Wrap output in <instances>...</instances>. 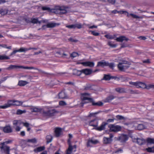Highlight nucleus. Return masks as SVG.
<instances>
[{
    "label": "nucleus",
    "mask_w": 154,
    "mask_h": 154,
    "mask_svg": "<svg viewBox=\"0 0 154 154\" xmlns=\"http://www.w3.org/2000/svg\"><path fill=\"white\" fill-rule=\"evenodd\" d=\"M42 9L43 10H47L49 12H54L56 14H64L66 13V11L65 10H62L59 7H57L55 8L51 9L47 7H44L42 8Z\"/></svg>",
    "instance_id": "f257e3e1"
},
{
    "label": "nucleus",
    "mask_w": 154,
    "mask_h": 154,
    "mask_svg": "<svg viewBox=\"0 0 154 154\" xmlns=\"http://www.w3.org/2000/svg\"><path fill=\"white\" fill-rule=\"evenodd\" d=\"M42 114L43 116L47 118L52 116L57 112L54 109H51L47 111L43 110Z\"/></svg>",
    "instance_id": "f03ea898"
},
{
    "label": "nucleus",
    "mask_w": 154,
    "mask_h": 154,
    "mask_svg": "<svg viewBox=\"0 0 154 154\" xmlns=\"http://www.w3.org/2000/svg\"><path fill=\"white\" fill-rule=\"evenodd\" d=\"M22 123V122L20 120H15L13 121L14 127L16 131H20L21 128L20 125Z\"/></svg>",
    "instance_id": "7ed1b4c3"
},
{
    "label": "nucleus",
    "mask_w": 154,
    "mask_h": 154,
    "mask_svg": "<svg viewBox=\"0 0 154 154\" xmlns=\"http://www.w3.org/2000/svg\"><path fill=\"white\" fill-rule=\"evenodd\" d=\"M129 67V66L127 64V62L126 61H123L122 62L119 63L118 67L119 69L122 71H124L125 69Z\"/></svg>",
    "instance_id": "20e7f679"
},
{
    "label": "nucleus",
    "mask_w": 154,
    "mask_h": 154,
    "mask_svg": "<svg viewBox=\"0 0 154 154\" xmlns=\"http://www.w3.org/2000/svg\"><path fill=\"white\" fill-rule=\"evenodd\" d=\"M14 100H9L3 105L0 106V109H5L14 105Z\"/></svg>",
    "instance_id": "39448f33"
},
{
    "label": "nucleus",
    "mask_w": 154,
    "mask_h": 154,
    "mask_svg": "<svg viewBox=\"0 0 154 154\" xmlns=\"http://www.w3.org/2000/svg\"><path fill=\"white\" fill-rule=\"evenodd\" d=\"M110 130L112 132H118L121 130V127L118 125H109Z\"/></svg>",
    "instance_id": "423d86ee"
},
{
    "label": "nucleus",
    "mask_w": 154,
    "mask_h": 154,
    "mask_svg": "<svg viewBox=\"0 0 154 154\" xmlns=\"http://www.w3.org/2000/svg\"><path fill=\"white\" fill-rule=\"evenodd\" d=\"M113 137V135L112 134L110 135L109 137H104L103 138V143L105 144H110L112 141V138Z\"/></svg>",
    "instance_id": "0eeeda50"
},
{
    "label": "nucleus",
    "mask_w": 154,
    "mask_h": 154,
    "mask_svg": "<svg viewBox=\"0 0 154 154\" xmlns=\"http://www.w3.org/2000/svg\"><path fill=\"white\" fill-rule=\"evenodd\" d=\"M60 25V23H56L53 22H51L47 24L46 25H45L42 26V28L43 29H45L47 28H53L59 26Z\"/></svg>",
    "instance_id": "6e6552de"
},
{
    "label": "nucleus",
    "mask_w": 154,
    "mask_h": 154,
    "mask_svg": "<svg viewBox=\"0 0 154 154\" xmlns=\"http://www.w3.org/2000/svg\"><path fill=\"white\" fill-rule=\"evenodd\" d=\"M69 139L68 141V143L69 145V148L67 150L66 154H71L72 149V146L71 144L70 141L71 139L72 138V134H69Z\"/></svg>",
    "instance_id": "1a4fd4ad"
},
{
    "label": "nucleus",
    "mask_w": 154,
    "mask_h": 154,
    "mask_svg": "<svg viewBox=\"0 0 154 154\" xmlns=\"http://www.w3.org/2000/svg\"><path fill=\"white\" fill-rule=\"evenodd\" d=\"M79 64H82L83 66H89L90 67H93L94 65V63L93 62L86 61V62H80L78 63Z\"/></svg>",
    "instance_id": "9d476101"
},
{
    "label": "nucleus",
    "mask_w": 154,
    "mask_h": 154,
    "mask_svg": "<svg viewBox=\"0 0 154 154\" xmlns=\"http://www.w3.org/2000/svg\"><path fill=\"white\" fill-rule=\"evenodd\" d=\"M63 133V129L59 128H56L54 129L55 135L56 137H58L61 135Z\"/></svg>",
    "instance_id": "9b49d317"
},
{
    "label": "nucleus",
    "mask_w": 154,
    "mask_h": 154,
    "mask_svg": "<svg viewBox=\"0 0 154 154\" xmlns=\"http://www.w3.org/2000/svg\"><path fill=\"white\" fill-rule=\"evenodd\" d=\"M81 98L83 100H90L91 99L90 95L88 93H84L81 94Z\"/></svg>",
    "instance_id": "f8f14e48"
},
{
    "label": "nucleus",
    "mask_w": 154,
    "mask_h": 154,
    "mask_svg": "<svg viewBox=\"0 0 154 154\" xmlns=\"http://www.w3.org/2000/svg\"><path fill=\"white\" fill-rule=\"evenodd\" d=\"M133 141L134 142H137L140 145H142L145 142V140L141 138L135 139L133 140Z\"/></svg>",
    "instance_id": "ddd939ff"
},
{
    "label": "nucleus",
    "mask_w": 154,
    "mask_h": 154,
    "mask_svg": "<svg viewBox=\"0 0 154 154\" xmlns=\"http://www.w3.org/2000/svg\"><path fill=\"white\" fill-rule=\"evenodd\" d=\"M3 131L6 133H10L12 131V129L10 125H7L5 127L3 128Z\"/></svg>",
    "instance_id": "4468645a"
},
{
    "label": "nucleus",
    "mask_w": 154,
    "mask_h": 154,
    "mask_svg": "<svg viewBox=\"0 0 154 154\" xmlns=\"http://www.w3.org/2000/svg\"><path fill=\"white\" fill-rule=\"evenodd\" d=\"M1 149L3 150L5 153L10 152V147L7 146H0Z\"/></svg>",
    "instance_id": "2eb2a0df"
},
{
    "label": "nucleus",
    "mask_w": 154,
    "mask_h": 154,
    "mask_svg": "<svg viewBox=\"0 0 154 154\" xmlns=\"http://www.w3.org/2000/svg\"><path fill=\"white\" fill-rule=\"evenodd\" d=\"M59 98L61 99L66 98L67 97L66 94L64 91H62L59 93Z\"/></svg>",
    "instance_id": "dca6fc26"
},
{
    "label": "nucleus",
    "mask_w": 154,
    "mask_h": 154,
    "mask_svg": "<svg viewBox=\"0 0 154 154\" xmlns=\"http://www.w3.org/2000/svg\"><path fill=\"white\" fill-rule=\"evenodd\" d=\"M99 142V141L98 140H93V139H90L88 140V143H87V146H91V145H90L91 143H92L94 144H96L97 143Z\"/></svg>",
    "instance_id": "f3484780"
},
{
    "label": "nucleus",
    "mask_w": 154,
    "mask_h": 154,
    "mask_svg": "<svg viewBox=\"0 0 154 154\" xmlns=\"http://www.w3.org/2000/svg\"><path fill=\"white\" fill-rule=\"evenodd\" d=\"M107 124L106 122H103L100 126L97 128L96 129L99 131L103 130L104 129L106 125Z\"/></svg>",
    "instance_id": "a211bd4d"
},
{
    "label": "nucleus",
    "mask_w": 154,
    "mask_h": 154,
    "mask_svg": "<svg viewBox=\"0 0 154 154\" xmlns=\"http://www.w3.org/2000/svg\"><path fill=\"white\" fill-rule=\"evenodd\" d=\"M137 88H145L146 87V84L144 83L137 82Z\"/></svg>",
    "instance_id": "6ab92c4d"
},
{
    "label": "nucleus",
    "mask_w": 154,
    "mask_h": 154,
    "mask_svg": "<svg viewBox=\"0 0 154 154\" xmlns=\"http://www.w3.org/2000/svg\"><path fill=\"white\" fill-rule=\"evenodd\" d=\"M107 64V62L104 61H102L98 63L97 66H101L102 67L106 66Z\"/></svg>",
    "instance_id": "aec40b11"
},
{
    "label": "nucleus",
    "mask_w": 154,
    "mask_h": 154,
    "mask_svg": "<svg viewBox=\"0 0 154 154\" xmlns=\"http://www.w3.org/2000/svg\"><path fill=\"white\" fill-rule=\"evenodd\" d=\"M82 73L85 75H89L92 73V70L89 69H85L82 70Z\"/></svg>",
    "instance_id": "412c9836"
},
{
    "label": "nucleus",
    "mask_w": 154,
    "mask_h": 154,
    "mask_svg": "<svg viewBox=\"0 0 154 154\" xmlns=\"http://www.w3.org/2000/svg\"><path fill=\"white\" fill-rule=\"evenodd\" d=\"M45 149L44 146L39 147L34 149V151L35 152H41L44 150Z\"/></svg>",
    "instance_id": "4be33fe9"
},
{
    "label": "nucleus",
    "mask_w": 154,
    "mask_h": 154,
    "mask_svg": "<svg viewBox=\"0 0 154 154\" xmlns=\"http://www.w3.org/2000/svg\"><path fill=\"white\" fill-rule=\"evenodd\" d=\"M20 68V66L11 65L7 68L6 69L7 70H11L14 69Z\"/></svg>",
    "instance_id": "5701e85b"
},
{
    "label": "nucleus",
    "mask_w": 154,
    "mask_h": 154,
    "mask_svg": "<svg viewBox=\"0 0 154 154\" xmlns=\"http://www.w3.org/2000/svg\"><path fill=\"white\" fill-rule=\"evenodd\" d=\"M136 128L139 130H142L146 128V126L143 124H139L137 126H135Z\"/></svg>",
    "instance_id": "b1692460"
},
{
    "label": "nucleus",
    "mask_w": 154,
    "mask_h": 154,
    "mask_svg": "<svg viewBox=\"0 0 154 154\" xmlns=\"http://www.w3.org/2000/svg\"><path fill=\"white\" fill-rule=\"evenodd\" d=\"M116 40L118 42H122L124 40L127 41L128 39L126 38L125 36H121L117 38Z\"/></svg>",
    "instance_id": "393cba45"
},
{
    "label": "nucleus",
    "mask_w": 154,
    "mask_h": 154,
    "mask_svg": "<svg viewBox=\"0 0 154 154\" xmlns=\"http://www.w3.org/2000/svg\"><path fill=\"white\" fill-rule=\"evenodd\" d=\"M28 83V82L24 81H19L18 83V85L20 86H24Z\"/></svg>",
    "instance_id": "a878e982"
},
{
    "label": "nucleus",
    "mask_w": 154,
    "mask_h": 154,
    "mask_svg": "<svg viewBox=\"0 0 154 154\" xmlns=\"http://www.w3.org/2000/svg\"><path fill=\"white\" fill-rule=\"evenodd\" d=\"M30 109L32 112H38L40 111V109L35 107H32L30 108Z\"/></svg>",
    "instance_id": "bb28decb"
},
{
    "label": "nucleus",
    "mask_w": 154,
    "mask_h": 154,
    "mask_svg": "<svg viewBox=\"0 0 154 154\" xmlns=\"http://www.w3.org/2000/svg\"><path fill=\"white\" fill-rule=\"evenodd\" d=\"M147 144L148 146L152 144H154V139L149 138L147 139Z\"/></svg>",
    "instance_id": "cd10ccee"
},
{
    "label": "nucleus",
    "mask_w": 154,
    "mask_h": 154,
    "mask_svg": "<svg viewBox=\"0 0 154 154\" xmlns=\"http://www.w3.org/2000/svg\"><path fill=\"white\" fill-rule=\"evenodd\" d=\"M14 106H20L23 103V102L21 101L14 100Z\"/></svg>",
    "instance_id": "c85d7f7f"
},
{
    "label": "nucleus",
    "mask_w": 154,
    "mask_h": 154,
    "mask_svg": "<svg viewBox=\"0 0 154 154\" xmlns=\"http://www.w3.org/2000/svg\"><path fill=\"white\" fill-rule=\"evenodd\" d=\"M118 13H119V14H124L126 15L128 17H129V14L128 12L127 11H119V12H118Z\"/></svg>",
    "instance_id": "c756f323"
},
{
    "label": "nucleus",
    "mask_w": 154,
    "mask_h": 154,
    "mask_svg": "<svg viewBox=\"0 0 154 154\" xmlns=\"http://www.w3.org/2000/svg\"><path fill=\"white\" fill-rule=\"evenodd\" d=\"M31 48H21L18 50L19 52H25L31 49Z\"/></svg>",
    "instance_id": "7c9ffc66"
},
{
    "label": "nucleus",
    "mask_w": 154,
    "mask_h": 154,
    "mask_svg": "<svg viewBox=\"0 0 154 154\" xmlns=\"http://www.w3.org/2000/svg\"><path fill=\"white\" fill-rule=\"evenodd\" d=\"M92 105L94 106H102L103 105V103L100 101H99L97 102H92Z\"/></svg>",
    "instance_id": "2f4dec72"
},
{
    "label": "nucleus",
    "mask_w": 154,
    "mask_h": 154,
    "mask_svg": "<svg viewBox=\"0 0 154 154\" xmlns=\"http://www.w3.org/2000/svg\"><path fill=\"white\" fill-rule=\"evenodd\" d=\"M129 17L130 16H131L133 18H135V19L142 18V17L138 16L136 15H135L134 14H129Z\"/></svg>",
    "instance_id": "473e14b6"
},
{
    "label": "nucleus",
    "mask_w": 154,
    "mask_h": 154,
    "mask_svg": "<svg viewBox=\"0 0 154 154\" xmlns=\"http://www.w3.org/2000/svg\"><path fill=\"white\" fill-rule=\"evenodd\" d=\"M47 142L48 143L51 142L52 140V137L51 135H48L46 137Z\"/></svg>",
    "instance_id": "72a5a7b5"
},
{
    "label": "nucleus",
    "mask_w": 154,
    "mask_h": 154,
    "mask_svg": "<svg viewBox=\"0 0 154 154\" xmlns=\"http://www.w3.org/2000/svg\"><path fill=\"white\" fill-rule=\"evenodd\" d=\"M26 112L25 110H21L20 109H18L17 111V115H20L23 113H25Z\"/></svg>",
    "instance_id": "f704fd0d"
},
{
    "label": "nucleus",
    "mask_w": 154,
    "mask_h": 154,
    "mask_svg": "<svg viewBox=\"0 0 154 154\" xmlns=\"http://www.w3.org/2000/svg\"><path fill=\"white\" fill-rule=\"evenodd\" d=\"M11 142V140H8L7 141H6L3 143H1L0 145L1 146H5V145L7 144L10 143Z\"/></svg>",
    "instance_id": "c9c22d12"
},
{
    "label": "nucleus",
    "mask_w": 154,
    "mask_h": 154,
    "mask_svg": "<svg viewBox=\"0 0 154 154\" xmlns=\"http://www.w3.org/2000/svg\"><path fill=\"white\" fill-rule=\"evenodd\" d=\"M75 74L78 75H81V74L82 73V70H74Z\"/></svg>",
    "instance_id": "e433bc0d"
},
{
    "label": "nucleus",
    "mask_w": 154,
    "mask_h": 154,
    "mask_svg": "<svg viewBox=\"0 0 154 154\" xmlns=\"http://www.w3.org/2000/svg\"><path fill=\"white\" fill-rule=\"evenodd\" d=\"M129 83L131 85L132 87H135L137 88V82H129Z\"/></svg>",
    "instance_id": "4c0bfd02"
},
{
    "label": "nucleus",
    "mask_w": 154,
    "mask_h": 154,
    "mask_svg": "<svg viewBox=\"0 0 154 154\" xmlns=\"http://www.w3.org/2000/svg\"><path fill=\"white\" fill-rule=\"evenodd\" d=\"M146 150L148 152H154V147H148V148H146Z\"/></svg>",
    "instance_id": "58836bf2"
},
{
    "label": "nucleus",
    "mask_w": 154,
    "mask_h": 154,
    "mask_svg": "<svg viewBox=\"0 0 154 154\" xmlns=\"http://www.w3.org/2000/svg\"><path fill=\"white\" fill-rule=\"evenodd\" d=\"M121 139L124 141H125L128 140V137L126 135H123L121 136Z\"/></svg>",
    "instance_id": "ea45409f"
},
{
    "label": "nucleus",
    "mask_w": 154,
    "mask_h": 154,
    "mask_svg": "<svg viewBox=\"0 0 154 154\" xmlns=\"http://www.w3.org/2000/svg\"><path fill=\"white\" fill-rule=\"evenodd\" d=\"M151 88H154V85L149 84L148 85L146 84V87L145 88L149 89Z\"/></svg>",
    "instance_id": "a19ab883"
},
{
    "label": "nucleus",
    "mask_w": 154,
    "mask_h": 154,
    "mask_svg": "<svg viewBox=\"0 0 154 154\" xmlns=\"http://www.w3.org/2000/svg\"><path fill=\"white\" fill-rule=\"evenodd\" d=\"M95 122V120H92L89 123V125L90 126H93L94 127L96 126L97 125V123H94V122Z\"/></svg>",
    "instance_id": "79ce46f5"
},
{
    "label": "nucleus",
    "mask_w": 154,
    "mask_h": 154,
    "mask_svg": "<svg viewBox=\"0 0 154 154\" xmlns=\"http://www.w3.org/2000/svg\"><path fill=\"white\" fill-rule=\"evenodd\" d=\"M7 13V10L5 9H1L0 10V13L2 15H4L6 14Z\"/></svg>",
    "instance_id": "37998d69"
},
{
    "label": "nucleus",
    "mask_w": 154,
    "mask_h": 154,
    "mask_svg": "<svg viewBox=\"0 0 154 154\" xmlns=\"http://www.w3.org/2000/svg\"><path fill=\"white\" fill-rule=\"evenodd\" d=\"M116 120H123L125 119V118L123 116L120 115H117L116 116Z\"/></svg>",
    "instance_id": "c03bdc74"
},
{
    "label": "nucleus",
    "mask_w": 154,
    "mask_h": 154,
    "mask_svg": "<svg viewBox=\"0 0 154 154\" xmlns=\"http://www.w3.org/2000/svg\"><path fill=\"white\" fill-rule=\"evenodd\" d=\"M27 142H30L33 143H35L36 142V140L35 138L32 139H28L27 140Z\"/></svg>",
    "instance_id": "a18cd8bd"
},
{
    "label": "nucleus",
    "mask_w": 154,
    "mask_h": 154,
    "mask_svg": "<svg viewBox=\"0 0 154 154\" xmlns=\"http://www.w3.org/2000/svg\"><path fill=\"white\" fill-rule=\"evenodd\" d=\"M75 28H77L79 29L81 28L82 27V25L80 23H76L74 24Z\"/></svg>",
    "instance_id": "49530a36"
},
{
    "label": "nucleus",
    "mask_w": 154,
    "mask_h": 154,
    "mask_svg": "<svg viewBox=\"0 0 154 154\" xmlns=\"http://www.w3.org/2000/svg\"><path fill=\"white\" fill-rule=\"evenodd\" d=\"M9 57L5 55H0V60L8 59Z\"/></svg>",
    "instance_id": "de8ad7c7"
},
{
    "label": "nucleus",
    "mask_w": 154,
    "mask_h": 154,
    "mask_svg": "<svg viewBox=\"0 0 154 154\" xmlns=\"http://www.w3.org/2000/svg\"><path fill=\"white\" fill-rule=\"evenodd\" d=\"M70 56L71 57L74 58L78 56V54L76 52H74L71 54Z\"/></svg>",
    "instance_id": "09e8293b"
},
{
    "label": "nucleus",
    "mask_w": 154,
    "mask_h": 154,
    "mask_svg": "<svg viewBox=\"0 0 154 154\" xmlns=\"http://www.w3.org/2000/svg\"><path fill=\"white\" fill-rule=\"evenodd\" d=\"M20 68H23L25 69H32L33 68L32 67H28V66H20Z\"/></svg>",
    "instance_id": "8fccbe9b"
},
{
    "label": "nucleus",
    "mask_w": 154,
    "mask_h": 154,
    "mask_svg": "<svg viewBox=\"0 0 154 154\" xmlns=\"http://www.w3.org/2000/svg\"><path fill=\"white\" fill-rule=\"evenodd\" d=\"M108 45L110 46L111 47L115 48L116 46V44H113L111 42H108Z\"/></svg>",
    "instance_id": "3c124183"
},
{
    "label": "nucleus",
    "mask_w": 154,
    "mask_h": 154,
    "mask_svg": "<svg viewBox=\"0 0 154 154\" xmlns=\"http://www.w3.org/2000/svg\"><path fill=\"white\" fill-rule=\"evenodd\" d=\"M110 79V76L108 75H105L103 78V79L106 80H109Z\"/></svg>",
    "instance_id": "603ef678"
},
{
    "label": "nucleus",
    "mask_w": 154,
    "mask_h": 154,
    "mask_svg": "<svg viewBox=\"0 0 154 154\" xmlns=\"http://www.w3.org/2000/svg\"><path fill=\"white\" fill-rule=\"evenodd\" d=\"M105 37L108 39H112L114 38V37L109 34L106 35H105Z\"/></svg>",
    "instance_id": "864d4df0"
},
{
    "label": "nucleus",
    "mask_w": 154,
    "mask_h": 154,
    "mask_svg": "<svg viewBox=\"0 0 154 154\" xmlns=\"http://www.w3.org/2000/svg\"><path fill=\"white\" fill-rule=\"evenodd\" d=\"M59 104V105L61 106H64L66 105V103L65 102L63 101H60Z\"/></svg>",
    "instance_id": "5fc2aeb1"
},
{
    "label": "nucleus",
    "mask_w": 154,
    "mask_h": 154,
    "mask_svg": "<svg viewBox=\"0 0 154 154\" xmlns=\"http://www.w3.org/2000/svg\"><path fill=\"white\" fill-rule=\"evenodd\" d=\"M107 65L106 66H109V67L110 68L112 69L113 67H114V65L112 63H109L107 62Z\"/></svg>",
    "instance_id": "6e6d98bb"
},
{
    "label": "nucleus",
    "mask_w": 154,
    "mask_h": 154,
    "mask_svg": "<svg viewBox=\"0 0 154 154\" xmlns=\"http://www.w3.org/2000/svg\"><path fill=\"white\" fill-rule=\"evenodd\" d=\"M32 22L33 23H40V22L38 21V20L36 19H33L32 20Z\"/></svg>",
    "instance_id": "4d7b16f0"
},
{
    "label": "nucleus",
    "mask_w": 154,
    "mask_h": 154,
    "mask_svg": "<svg viewBox=\"0 0 154 154\" xmlns=\"http://www.w3.org/2000/svg\"><path fill=\"white\" fill-rule=\"evenodd\" d=\"M92 34L94 36H97L99 35V33L95 31H93L91 32Z\"/></svg>",
    "instance_id": "13d9d810"
},
{
    "label": "nucleus",
    "mask_w": 154,
    "mask_h": 154,
    "mask_svg": "<svg viewBox=\"0 0 154 154\" xmlns=\"http://www.w3.org/2000/svg\"><path fill=\"white\" fill-rule=\"evenodd\" d=\"M22 124H23V125L24 126H25L27 128H28L29 126V124L27 122H22Z\"/></svg>",
    "instance_id": "bf43d9fd"
},
{
    "label": "nucleus",
    "mask_w": 154,
    "mask_h": 154,
    "mask_svg": "<svg viewBox=\"0 0 154 154\" xmlns=\"http://www.w3.org/2000/svg\"><path fill=\"white\" fill-rule=\"evenodd\" d=\"M74 24H72L70 25H67L66 26V27L68 28L69 29H72V28H75L74 26Z\"/></svg>",
    "instance_id": "052dcab7"
},
{
    "label": "nucleus",
    "mask_w": 154,
    "mask_h": 154,
    "mask_svg": "<svg viewBox=\"0 0 154 154\" xmlns=\"http://www.w3.org/2000/svg\"><path fill=\"white\" fill-rule=\"evenodd\" d=\"M2 48H5L8 49H11V46H9L8 47L6 45H2Z\"/></svg>",
    "instance_id": "680f3d73"
},
{
    "label": "nucleus",
    "mask_w": 154,
    "mask_h": 154,
    "mask_svg": "<svg viewBox=\"0 0 154 154\" xmlns=\"http://www.w3.org/2000/svg\"><path fill=\"white\" fill-rule=\"evenodd\" d=\"M116 91L119 93H122L123 92V89L120 88H117L116 89Z\"/></svg>",
    "instance_id": "e2e57ef3"
},
{
    "label": "nucleus",
    "mask_w": 154,
    "mask_h": 154,
    "mask_svg": "<svg viewBox=\"0 0 154 154\" xmlns=\"http://www.w3.org/2000/svg\"><path fill=\"white\" fill-rule=\"evenodd\" d=\"M123 152V150L122 149H119L115 152V153H117V154H119V153H122Z\"/></svg>",
    "instance_id": "0e129e2a"
},
{
    "label": "nucleus",
    "mask_w": 154,
    "mask_h": 154,
    "mask_svg": "<svg viewBox=\"0 0 154 154\" xmlns=\"http://www.w3.org/2000/svg\"><path fill=\"white\" fill-rule=\"evenodd\" d=\"M97 114V112L91 113L90 114L89 116H88V117H91V116H94L95 115Z\"/></svg>",
    "instance_id": "69168bd1"
},
{
    "label": "nucleus",
    "mask_w": 154,
    "mask_h": 154,
    "mask_svg": "<svg viewBox=\"0 0 154 154\" xmlns=\"http://www.w3.org/2000/svg\"><path fill=\"white\" fill-rule=\"evenodd\" d=\"M114 120V119H108L107 120V122H113Z\"/></svg>",
    "instance_id": "338daca9"
},
{
    "label": "nucleus",
    "mask_w": 154,
    "mask_h": 154,
    "mask_svg": "<svg viewBox=\"0 0 154 154\" xmlns=\"http://www.w3.org/2000/svg\"><path fill=\"white\" fill-rule=\"evenodd\" d=\"M108 2H109L110 3H111L112 4H113L115 2V0H108Z\"/></svg>",
    "instance_id": "774afa93"
}]
</instances>
